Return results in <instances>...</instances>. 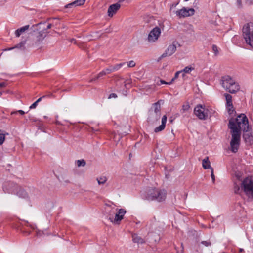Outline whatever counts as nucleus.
Listing matches in <instances>:
<instances>
[{
    "label": "nucleus",
    "mask_w": 253,
    "mask_h": 253,
    "mask_svg": "<svg viewBox=\"0 0 253 253\" xmlns=\"http://www.w3.org/2000/svg\"><path fill=\"white\" fill-rule=\"evenodd\" d=\"M228 127L231 129V140L230 143V150L233 153L238 151L240 143L241 130L247 132L249 130V122L246 116L241 114L236 119L229 120Z\"/></svg>",
    "instance_id": "f257e3e1"
},
{
    "label": "nucleus",
    "mask_w": 253,
    "mask_h": 253,
    "mask_svg": "<svg viewBox=\"0 0 253 253\" xmlns=\"http://www.w3.org/2000/svg\"><path fill=\"white\" fill-rule=\"evenodd\" d=\"M234 192L237 194H240L242 192L249 198H253V180L250 177H247L241 182L240 186L235 185Z\"/></svg>",
    "instance_id": "f03ea898"
},
{
    "label": "nucleus",
    "mask_w": 253,
    "mask_h": 253,
    "mask_svg": "<svg viewBox=\"0 0 253 253\" xmlns=\"http://www.w3.org/2000/svg\"><path fill=\"white\" fill-rule=\"evenodd\" d=\"M221 84L223 88L230 93H235L240 90L238 83L229 76L222 77Z\"/></svg>",
    "instance_id": "7ed1b4c3"
},
{
    "label": "nucleus",
    "mask_w": 253,
    "mask_h": 253,
    "mask_svg": "<svg viewBox=\"0 0 253 253\" xmlns=\"http://www.w3.org/2000/svg\"><path fill=\"white\" fill-rule=\"evenodd\" d=\"M242 32L246 43L253 48V23L245 24L242 28Z\"/></svg>",
    "instance_id": "20e7f679"
},
{
    "label": "nucleus",
    "mask_w": 253,
    "mask_h": 253,
    "mask_svg": "<svg viewBox=\"0 0 253 253\" xmlns=\"http://www.w3.org/2000/svg\"><path fill=\"white\" fill-rule=\"evenodd\" d=\"M166 198V191L158 189H150L148 192L147 196V198L149 200H156L159 202L165 200Z\"/></svg>",
    "instance_id": "39448f33"
},
{
    "label": "nucleus",
    "mask_w": 253,
    "mask_h": 253,
    "mask_svg": "<svg viewBox=\"0 0 253 253\" xmlns=\"http://www.w3.org/2000/svg\"><path fill=\"white\" fill-rule=\"evenodd\" d=\"M115 211H116V213L115 214L114 218L113 217V216L110 215L109 219L113 223L119 224L120 221L123 219L126 213V210L124 209H116Z\"/></svg>",
    "instance_id": "423d86ee"
},
{
    "label": "nucleus",
    "mask_w": 253,
    "mask_h": 253,
    "mask_svg": "<svg viewBox=\"0 0 253 253\" xmlns=\"http://www.w3.org/2000/svg\"><path fill=\"white\" fill-rule=\"evenodd\" d=\"M194 114L201 120H205L208 118L207 110L201 105H197L194 110Z\"/></svg>",
    "instance_id": "0eeeda50"
},
{
    "label": "nucleus",
    "mask_w": 253,
    "mask_h": 253,
    "mask_svg": "<svg viewBox=\"0 0 253 253\" xmlns=\"http://www.w3.org/2000/svg\"><path fill=\"white\" fill-rule=\"evenodd\" d=\"M161 33V29L158 27L153 28L148 34V42L151 43L155 42L160 37Z\"/></svg>",
    "instance_id": "6e6552de"
},
{
    "label": "nucleus",
    "mask_w": 253,
    "mask_h": 253,
    "mask_svg": "<svg viewBox=\"0 0 253 253\" xmlns=\"http://www.w3.org/2000/svg\"><path fill=\"white\" fill-rule=\"evenodd\" d=\"M195 10L191 8L183 7L182 9L176 11L175 13L179 18H184L192 16L194 14Z\"/></svg>",
    "instance_id": "1a4fd4ad"
},
{
    "label": "nucleus",
    "mask_w": 253,
    "mask_h": 253,
    "mask_svg": "<svg viewBox=\"0 0 253 253\" xmlns=\"http://www.w3.org/2000/svg\"><path fill=\"white\" fill-rule=\"evenodd\" d=\"M177 44L176 42H173L168 47L165 52L162 54V57H165L172 55L176 50Z\"/></svg>",
    "instance_id": "9d476101"
},
{
    "label": "nucleus",
    "mask_w": 253,
    "mask_h": 253,
    "mask_svg": "<svg viewBox=\"0 0 253 253\" xmlns=\"http://www.w3.org/2000/svg\"><path fill=\"white\" fill-rule=\"evenodd\" d=\"M48 32L42 30L35 34L34 41L35 43H38L42 42L47 36Z\"/></svg>",
    "instance_id": "9b49d317"
},
{
    "label": "nucleus",
    "mask_w": 253,
    "mask_h": 253,
    "mask_svg": "<svg viewBox=\"0 0 253 253\" xmlns=\"http://www.w3.org/2000/svg\"><path fill=\"white\" fill-rule=\"evenodd\" d=\"M121 5L119 3H116L111 5L108 9L107 13L108 15L110 17L113 16L115 14L118 10L120 8Z\"/></svg>",
    "instance_id": "f8f14e48"
},
{
    "label": "nucleus",
    "mask_w": 253,
    "mask_h": 253,
    "mask_svg": "<svg viewBox=\"0 0 253 253\" xmlns=\"http://www.w3.org/2000/svg\"><path fill=\"white\" fill-rule=\"evenodd\" d=\"M167 118L166 115H164L163 116V117L162 118L161 125L160 126H159L156 127L155 128V132H158L161 131L165 128L166 124L167 122Z\"/></svg>",
    "instance_id": "ddd939ff"
},
{
    "label": "nucleus",
    "mask_w": 253,
    "mask_h": 253,
    "mask_svg": "<svg viewBox=\"0 0 253 253\" xmlns=\"http://www.w3.org/2000/svg\"><path fill=\"white\" fill-rule=\"evenodd\" d=\"M85 0H77L70 4H68L66 5V8H71V7L75 6H80L82 5L85 2Z\"/></svg>",
    "instance_id": "4468645a"
},
{
    "label": "nucleus",
    "mask_w": 253,
    "mask_h": 253,
    "mask_svg": "<svg viewBox=\"0 0 253 253\" xmlns=\"http://www.w3.org/2000/svg\"><path fill=\"white\" fill-rule=\"evenodd\" d=\"M202 166L204 169H211L212 168L211 167V163L209 160L208 157H206L202 161Z\"/></svg>",
    "instance_id": "2eb2a0df"
},
{
    "label": "nucleus",
    "mask_w": 253,
    "mask_h": 253,
    "mask_svg": "<svg viewBox=\"0 0 253 253\" xmlns=\"http://www.w3.org/2000/svg\"><path fill=\"white\" fill-rule=\"evenodd\" d=\"M29 28V25H26L24 27H21L15 31V34L17 37H19L20 35L24 32L26 30H28Z\"/></svg>",
    "instance_id": "dca6fc26"
},
{
    "label": "nucleus",
    "mask_w": 253,
    "mask_h": 253,
    "mask_svg": "<svg viewBox=\"0 0 253 253\" xmlns=\"http://www.w3.org/2000/svg\"><path fill=\"white\" fill-rule=\"evenodd\" d=\"M153 107L154 109V112L157 115V119H159L160 117V110H161V107L160 104H159V102H158L157 103H155L153 104Z\"/></svg>",
    "instance_id": "f3484780"
},
{
    "label": "nucleus",
    "mask_w": 253,
    "mask_h": 253,
    "mask_svg": "<svg viewBox=\"0 0 253 253\" xmlns=\"http://www.w3.org/2000/svg\"><path fill=\"white\" fill-rule=\"evenodd\" d=\"M132 240L133 242L138 244H142L144 243V239L142 238L141 237L136 234H134L132 235Z\"/></svg>",
    "instance_id": "a211bd4d"
},
{
    "label": "nucleus",
    "mask_w": 253,
    "mask_h": 253,
    "mask_svg": "<svg viewBox=\"0 0 253 253\" xmlns=\"http://www.w3.org/2000/svg\"><path fill=\"white\" fill-rule=\"evenodd\" d=\"M224 96L225 97L226 106L232 107V96L227 93H225Z\"/></svg>",
    "instance_id": "6ab92c4d"
},
{
    "label": "nucleus",
    "mask_w": 253,
    "mask_h": 253,
    "mask_svg": "<svg viewBox=\"0 0 253 253\" xmlns=\"http://www.w3.org/2000/svg\"><path fill=\"white\" fill-rule=\"evenodd\" d=\"M243 137L245 141L247 142H248L249 143H251L253 141V136L248 133L244 134Z\"/></svg>",
    "instance_id": "aec40b11"
},
{
    "label": "nucleus",
    "mask_w": 253,
    "mask_h": 253,
    "mask_svg": "<svg viewBox=\"0 0 253 253\" xmlns=\"http://www.w3.org/2000/svg\"><path fill=\"white\" fill-rule=\"evenodd\" d=\"M194 70V68L190 66L185 67L183 70H181V73L184 72L187 74H190L192 71Z\"/></svg>",
    "instance_id": "412c9836"
},
{
    "label": "nucleus",
    "mask_w": 253,
    "mask_h": 253,
    "mask_svg": "<svg viewBox=\"0 0 253 253\" xmlns=\"http://www.w3.org/2000/svg\"><path fill=\"white\" fill-rule=\"evenodd\" d=\"M126 63H121L115 66H112L113 72L115 71H117L120 69L124 65H125Z\"/></svg>",
    "instance_id": "4be33fe9"
},
{
    "label": "nucleus",
    "mask_w": 253,
    "mask_h": 253,
    "mask_svg": "<svg viewBox=\"0 0 253 253\" xmlns=\"http://www.w3.org/2000/svg\"><path fill=\"white\" fill-rule=\"evenodd\" d=\"M8 185H12V183H6L4 184V185H3V190L4 191H5V192H8V193H12L13 192V190L10 188H7V186Z\"/></svg>",
    "instance_id": "5701e85b"
},
{
    "label": "nucleus",
    "mask_w": 253,
    "mask_h": 253,
    "mask_svg": "<svg viewBox=\"0 0 253 253\" xmlns=\"http://www.w3.org/2000/svg\"><path fill=\"white\" fill-rule=\"evenodd\" d=\"M76 164L78 166V167H81V166H84L86 164L85 161L82 159V160H78L77 161Z\"/></svg>",
    "instance_id": "b1692460"
},
{
    "label": "nucleus",
    "mask_w": 253,
    "mask_h": 253,
    "mask_svg": "<svg viewBox=\"0 0 253 253\" xmlns=\"http://www.w3.org/2000/svg\"><path fill=\"white\" fill-rule=\"evenodd\" d=\"M106 75L105 72L104 70H103L101 72H100L95 77H94V78H93L92 79V81H95L97 79H98V78H99L100 77H102L103 76H104Z\"/></svg>",
    "instance_id": "393cba45"
},
{
    "label": "nucleus",
    "mask_w": 253,
    "mask_h": 253,
    "mask_svg": "<svg viewBox=\"0 0 253 253\" xmlns=\"http://www.w3.org/2000/svg\"><path fill=\"white\" fill-rule=\"evenodd\" d=\"M106 75L105 72L104 70H103L101 72H100L95 77H94V78H93L92 79V81H95L97 79H98V78H99L100 77H102L103 76H104Z\"/></svg>",
    "instance_id": "a878e982"
},
{
    "label": "nucleus",
    "mask_w": 253,
    "mask_h": 253,
    "mask_svg": "<svg viewBox=\"0 0 253 253\" xmlns=\"http://www.w3.org/2000/svg\"><path fill=\"white\" fill-rule=\"evenodd\" d=\"M97 180L99 184H104L106 181V178L105 177L98 178Z\"/></svg>",
    "instance_id": "bb28decb"
},
{
    "label": "nucleus",
    "mask_w": 253,
    "mask_h": 253,
    "mask_svg": "<svg viewBox=\"0 0 253 253\" xmlns=\"http://www.w3.org/2000/svg\"><path fill=\"white\" fill-rule=\"evenodd\" d=\"M128 67H133L135 66V62L133 60L126 62Z\"/></svg>",
    "instance_id": "cd10ccee"
},
{
    "label": "nucleus",
    "mask_w": 253,
    "mask_h": 253,
    "mask_svg": "<svg viewBox=\"0 0 253 253\" xmlns=\"http://www.w3.org/2000/svg\"><path fill=\"white\" fill-rule=\"evenodd\" d=\"M247 2L251 1V0H245ZM237 4L238 7L240 8L242 6V0H237Z\"/></svg>",
    "instance_id": "c85d7f7f"
},
{
    "label": "nucleus",
    "mask_w": 253,
    "mask_h": 253,
    "mask_svg": "<svg viewBox=\"0 0 253 253\" xmlns=\"http://www.w3.org/2000/svg\"><path fill=\"white\" fill-rule=\"evenodd\" d=\"M5 140V135L3 134H0V145L2 144Z\"/></svg>",
    "instance_id": "c756f323"
},
{
    "label": "nucleus",
    "mask_w": 253,
    "mask_h": 253,
    "mask_svg": "<svg viewBox=\"0 0 253 253\" xmlns=\"http://www.w3.org/2000/svg\"><path fill=\"white\" fill-rule=\"evenodd\" d=\"M190 108V105L189 104H184L182 106V110L183 111H188L189 110V109Z\"/></svg>",
    "instance_id": "7c9ffc66"
},
{
    "label": "nucleus",
    "mask_w": 253,
    "mask_h": 253,
    "mask_svg": "<svg viewBox=\"0 0 253 253\" xmlns=\"http://www.w3.org/2000/svg\"><path fill=\"white\" fill-rule=\"evenodd\" d=\"M104 70L105 71L106 74H109V73L113 72L112 66H110L109 68H106Z\"/></svg>",
    "instance_id": "2f4dec72"
},
{
    "label": "nucleus",
    "mask_w": 253,
    "mask_h": 253,
    "mask_svg": "<svg viewBox=\"0 0 253 253\" xmlns=\"http://www.w3.org/2000/svg\"><path fill=\"white\" fill-rule=\"evenodd\" d=\"M212 48L213 52L215 53V54L217 55L218 53V48L217 46H216L215 45H213Z\"/></svg>",
    "instance_id": "473e14b6"
},
{
    "label": "nucleus",
    "mask_w": 253,
    "mask_h": 253,
    "mask_svg": "<svg viewBox=\"0 0 253 253\" xmlns=\"http://www.w3.org/2000/svg\"><path fill=\"white\" fill-rule=\"evenodd\" d=\"M211 176L212 182H213V183H214V181H215V176L214 175L213 169V168H211Z\"/></svg>",
    "instance_id": "72a5a7b5"
},
{
    "label": "nucleus",
    "mask_w": 253,
    "mask_h": 253,
    "mask_svg": "<svg viewBox=\"0 0 253 253\" xmlns=\"http://www.w3.org/2000/svg\"><path fill=\"white\" fill-rule=\"evenodd\" d=\"M181 73V71H177L175 73V75H174V77L171 80V82L172 81H173L175 79L177 78L178 76H179V74H180Z\"/></svg>",
    "instance_id": "f704fd0d"
},
{
    "label": "nucleus",
    "mask_w": 253,
    "mask_h": 253,
    "mask_svg": "<svg viewBox=\"0 0 253 253\" xmlns=\"http://www.w3.org/2000/svg\"><path fill=\"white\" fill-rule=\"evenodd\" d=\"M160 83L161 84H170L171 83V82H167L164 80H160Z\"/></svg>",
    "instance_id": "c9c22d12"
},
{
    "label": "nucleus",
    "mask_w": 253,
    "mask_h": 253,
    "mask_svg": "<svg viewBox=\"0 0 253 253\" xmlns=\"http://www.w3.org/2000/svg\"><path fill=\"white\" fill-rule=\"evenodd\" d=\"M37 105H38V103H37L36 101H35L34 103H33V104H32L30 106V107H29V108H30V109H34V108H35L37 107Z\"/></svg>",
    "instance_id": "e433bc0d"
},
{
    "label": "nucleus",
    "mask_w": 253,
    "mask_h": 253,
    "mask_svg": "<svg viewBox=\"0 0 253 253\" xmlns=\"http://www.w3.org/2000/svg\"><path fill=\"white\" fill-rule=\"evenodd\" d=\"M227 109H228V112L230 114H231V113H232L234 112L233 106V105H232V107H229V106H227Z\"/></svg>",
    "instance_id": "4c0bfd02"
},
{
    "label": "nucleus",
    "mask_w": 253,
    "mask_h": 253,
    "mask_svg": "<svg viewBox=\"0 0 253 253\" xmlns=\"http://www.w3.org/2000/svg\"><path fill=\"white\" fill-rule=\"evenodd\" d=\"M17 112H19V113L20 114H21V115H23V114H24L25 113V112L24 111L21 110H18V111H16V112H11V114H12H12H16Z\"/></svg>",
    "instance_id": "58836bf2"
},
{
    "label": "nucleus",
    "mask_w": 253,
    "mask_h": 253,
    "mask_svg": "<svg viewBox=\"0 0 253 253\" xmlns=\"http://www.w3.org/2000/svg\"><path fill=\"white\" fill-rule=\"evenodd\" d=\"M202 244L206 247L211 245V243L208 241H202Z\"/></svg>",
    "instance_id": "ea45409f"
},
{
    "label": "nucleus",
    "mask_w": 253,
    "mask_h": 253,
    "mask_svg": "<svg viewBox=\"0 0 253 253\" xmlns=\"http://www.w3.org/2000/svg\"><path fill=\"white\" fill-rule=\"evenodd\" d=\"M178 4V2L171 4L170 6V9L171 10L173 8H175Z\"/></svg>",
    "instance_id": "a19ab883"
},
{
    "label": "nucleus",
    "mask_w": 253,
    "mask_h": 253,
    "mask_svg": "<svg viewBox=\"0 0 253 253\" xmlns=\"http://www.w3.org/2000/svg\"><path fill=\"white\" fill-rule=\"evenodd\" d=\"M117 97V95L115 94V93H111L110 94L109 96V98H116Z\"/></svg>",
    "instance_id": "79ce46f5"
},
{
    "label": "nucleus",
    "mask_w": 253,
    "mask_h": 253,
    "mask_svg": "<svg viewBox=\"0 0 253 253\" xmlns=\"http://www.w3.org/2000/svg\"><path fill=\"white\" fill-rule=\"evenodd\" d=\"M6 84L4 82L0 83V88L4 87L6 86Z\"/></svg>",
    "instance_id": "37998d69"
},
{
    "label": "nucleus",
    "mask_w": 253,
    "mask_h": 253,
    "mask_svg": "<svg viewBox=\"0 0 253 253\" xmlns=\"http://www.w3.org/2000/svg\"><path fill=\"white\" fill-rule=\"evenodd\" d=\"M51 27H52V24H48L47 26L46 29H45L44 30H45L46 31L47 29L51 28Z\"/></svg>",
    "instance_id": "c03bdc74"
},
{
    "label": "nucleus",
    "mask_w": 253,
    "mask_h": 253,
    "mask_svg": "<svg viewBox=\"0 0 253 253\" xmlns=\"http://www.w3.org/2000/svg\"><path fill=\"white\" fill-rule=\"evenodd\" d=\"M42 97H40L39 99H38L36 101V102L38 103L39 102H40L42 100Z\"/></svg>",
    "instance_id": "a18cd8bd"
},
{
    "label": "nucleus",
    "mask_w": 253,
    "mask_h": 253,
    "mask_svg": "<svg viewBox=\"0 0 253 253\" xmlns=\"http://www.w3.org/2000/svg\"><path fill=\"white\" fill-rule=\"evenodd\" d=\"M41 25V23H40V24H37V25H34V26H33V27H39V26H40Z\"/></svg>",
    "instance_id": "49530a36"
},
{
    "label": "nucleus",
    "mask_w": 253,
    "mask_h": 253,
    "mask_svg": "<svg viewBox=\"0 0 253 253\" xmlns=\"http://www.w3.org/2000/svg\"><path fill=\"white\" fill-rule=\"evenodd\" d=\"M182 73V77H184V76H185V74H186V73H184V72H182V73Z\"/></svg>",
    "instance_id": "de8ad7c7"
},
{
    "label": "nucleus",
    "mask_w": 253,
    "mask_h": 253,
    "mask_svg": "<svg viewBox=\"0 0 253 253\" xmlns=\"http://www.w3.org/2000/svg\"><path fill=\"white\" fill-rule=\"evenodd\" d=\"M125 0H119V1H121V2H122V1H125Z\"/></svg>",
    "instance_id": "09e8293b"
},
{
    "label": "nucleus",
    "mask_w": 253,
    "mask_h": 253,
    "mask_svg": "<svg viewBox=\"0 0 253 253\" xmlns=\"http://www.w3.org/2000/svg\"><path fill=\"white\" fill-rule=\"evenodd\" d=\"M74 41H75V40H74V39H72V40H71V42H74Z\"/></svg>",
    "instance_id": "8fccbe9b"
},
{
    "label": "nucleus",
    "mask_w": 253,
    "mask_h": 253,
    "mask_svg": "<svg viewBox=\"0 0 253 253\" xmlns=\"http://www.w3.org/2000/svg\"><path fill=\"white\" fill-rule=\"evenodd\" d=\"M2 93L0 92V96L1 95Z\"/></svg>",
    "instance_id": "3c124183"
}]
</instances>
